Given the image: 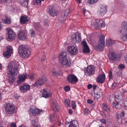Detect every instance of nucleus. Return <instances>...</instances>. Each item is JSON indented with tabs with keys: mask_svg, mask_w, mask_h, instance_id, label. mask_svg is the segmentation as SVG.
<instances>
[{
	"mask_svg": "<svg viewBox=\"0 0 127 127\" xmlns=\"http://www.w3.org/2000/svg\"><path fill=\"white\" fill-rule=\"evenodd\" d=\"M8 32V38L7 39L9 41L14 39L16 36L14 32L9 28H6V29Z\"/></svg>",
	"mask_w": 127,
	"mask_h": 127,
	"instance_id": "obj_7",
	"label": "nucleus"
},
{
	"mask_svg": "<svg viewBox=\"0 0 127 127\" xmlns=\"http://www.w3.org/2000/svg\"><path fill=\"white\" fill-rule=\"evenodd\" d=\"M12 52V47L10 46H8L6 51L4 52L3 56L6 58L9 57L11 55Z\"/></svg>",
	"mask_w": 127,
	"mask_h": 127,
	"instance_id": "obj_14",
	"label": "nucleus"
},
{
	"mask_svg": "<svg viewBox=\"0 0 127 127\" xmlns=\"http://www.w3.org/2000/svg\"><path fill=\"white\" fill-rule=\"evenodd\" d=\"M64 103L65 105L67 106H70V102L67 99H65Z\"/></svg>",
	"mask_w": 127,
	"mask_h": 127,
	"instance_id": "obj_41",
	"label": "nucleus"
},
{
	"mask_svg": "<svg viewBox=\"0 0 127 127\" xmlns=\"http://www.w3.org/2000/svg\"><path fill=\"white\" fill-rule=\"evenodd\" d=\"M35 122L34 120H32V126H34L35 124Z\"/></svg>",
	"mask_w": 127,
	"mask_h": 127,
	"instance_id": "obj_55",
	"label": "nucleus"
},
{
	"mask_svg": "<svg viewBox=\"0 0 127 127\" xmlns=\"http://www.w3.org/2000/svg\"><path fill=\"white\" fill-rule=\"evenodd\" d=\"M94 94H98L99 95H102V92L101 91V89L99 88H98L96 90L94 91Z\"/></svg>",
	"mask_w": 127,
	"mask_h": 127,
	"instance_id": "obj_39",
	"label": "nucleus"
},
{
	"mask_svg": "<svg viewBox=\"0 0 127 127\" xmlns=\"http://www.w3.org/2000/svg\"><path fill=\"white\" fill-rule=\"evenodd\" d=\"M120 116L121 117H123L124 116L125 113L124 111H122V112L120 114Z\"/></svg>",
	"mask_w": 127,
	"mask_h": 127,
	"instance_id": "obj_53",
	"label": "nucleus"
},
{
	"mask_svg": "<svg viewBox=\"0 0 127 127\" xmlns=\"http://www.w3.org/2000/svg\"><path fill=\"white\" fill-rule=\"evenodd\" d=\"M45 57V55L43 56L41 59V61L42 62H44V61Z\"/></svg>",
	"mask_w": 127,
	"mask_h": 127,
	"instance_id": "obj_56",
	"label": "nucleus"
},
{
	"mask_svg": "<svg viewBox=\"0 0 127 127\" xmlns=\"http://www.w3.org/2000/svg\"><path fill=\"white\" fill-rule=\"evenodd\" d=\"M118 105H120L122 106V107L126 108V104L124 102V101L123 100H122L120 101H118Z\"/></svg>",
	"mask_w": 127,
	"mask_h": 127,
	"instance_id": "obj_34",
	"label": "nucleus"
},
{
	"mask_svg": "<svg viewBox=\"0 0 127 127\" xmlns=\"http://www.w3.org/2000/svg\"><path fill=\"white\" fill-rule=\"evenodd\" d=\"M27 77L26 75L25 74L20 75L18 77V80L17 81V83H19L23 81L27 78Z\"/></svg>",
	"mask_w": 127,
	"mask_h": 127,
	"instance_id": "obj_22",
	"label": "nucleus"
},
{
	"mask_svg": "<svg viewBox=\"0 0 127 127\" xmlns=\"http://www.w3.org/2000/svg\"><path fill=\"white\" fill-rule=\"evenodd\" d=\"M30 88V86L29 85H24L23 86H21L20 88V91L22 92H23L24 90H28Z\"/></svg>",
	"mask_w": 127,
	"mask_h": 127,
	"instance_id": "obj_23",
	"label": "nucleus"
},
{
	"mask_svg": "<svg viewBox=\"0 0 127 127\" xmlns=\"http://www.w3.org/2000/svg\"><path fill=\"white\" fill-rule=\"evenodd\" d=\"M105 76L104 74H100L96 79V81L99 83H103L105 80Z\"/></svg>",
	"mask_w": 127,
	"mask_h": 127,
	"instance_id": "obj_21",
	"label": "nucleus"
},
{
	"mask_svg": "<svg viewBox=\"0 0 127 127\" xmlns=\"http://www.w3.org/2000/svg\"><path fill=\"white\" fill-rule=\"evenodd\" d=\"M30 111L32 113L33 115L35 116L38 114L42 112V110L33 107V106L31 107L30 109Z\"/></svg>",
	"mask_w": 127,
	"mask_h": 127,
	"instance_id": "obj_17",
	"label": "nucleus"
},
{
	"mask_svg": "<svg viewBox=\"0 0 127 127\" xmlns=\"http://www.w3.org/2000/svg\"><path fill=\"white\" fill-rule=\"evenodd\" d=\"M5 108L6 111L9 114H12L14 112L15 108L13 105L9 103L7 104Z\"/></svg>",
	"mask_w": 127,
	"mask_h": 127,
	"instance_id": "obj_10",
	"label": "nucleus"
},
{
	"mask_svg": "<svg viewBox=\"0 0 127 127\" xmlns=\"http://www.w3.org/2000/svg\"><path fill=\"white\" fill-rule=\"evenodd\" d=\"M100 122L102 123L105 124L106 123L105 120L104 119H102L100 120Z\"/></svg>",
	"mask_w": 127,
	"mask_h": 127,
	"instance_id": "obj_50",
	"label": "nucleus"
},
{
	"mask_svg": "<svg viewBox=\"0 0 127 127\" xmlns=\"http://www.w3.org/2000/svg\"><path fill=\"white\" fill-rule=\"evenodd\" d=\"M101 114L103 117H104L106 116V115L104 114L103 112H102V113H101Z\"/></svg>",
	"mask_w": 127,
	"mask_h": 127,
	"instance_id": "obj_60",
	"label": "nucleus"
},
{
	"mask_svg": "<svg viewBox=\"0 0 127 127\" xmlns=\"http://www.w3.org/2000/svg\"><path fill=\"white\" fill-rule=\"evenodd\" d=\"M109 78L110 79H111L112 77V72L111 71L109 72Z\"/></svg>",
	"mask_w": 127,
	"mask_h": 127,
	"instance_id": "obj_54",
	"label": "nucleus"
},
{
	"mask_svg": "<svg viewBox=\"0 0 127 127\" xmlns=\"http://www.w3.org/2000/svg\"><path fill=\"white\" fill-rule=\"evenodd\" d=\"M68 112H69V113L70 114H72L73 113V112H72V110L71 109H69L68 110Z\"/></svg>",
	"mask_w": 127,
	"mask_h": 127,
	"instance_id": "obj_58",
	"label": "nucleus"
},
{
	"mask_svg": "<svg viewBox=\"0 0 127 127\" xmlns=\"http://www.w3.org/2000/svg\"><path fill=\"white\" fill-rule=\"evenodd\" d=\"M95 69L92 65L88 66L85 69V73L89 76L93 74L95 72Z\"/></svg>",
	"mask_w": 127,
	"mask_h": 127,
	"instance_id": "obj_8",
	"label": "nucleus"
},
{
	"mask_svg": "<svg viewBox=\"0 0 127 127\" xmlns=\"http://www.w3.org/2000/svg\"><path fill=\"white\" fill-rule=\"evenodd\" d=\"M7 69L10 73L7 74V79L8 82L11 84L13 83L15 79V76L17 75L19 72L18 65L14 62H12L9 64Z\"/></svg>",
	"mask_w": 127,
	"mask_h": 127,
	"instance_id": "obj_1",
	"label": "nucleus"
},
{
	"mask_svg": "<svg viewBox=\"0 0 127 127\" xmlns=\"http://www.w3.org/2000/svg\"><path fill=\"white\" fill-rule=\"evenodd\" d=\"M123 96L122 95L121 92H119L118 94L116 95L115 98V99L117 102L119 101H121L122 99Z\"/></svg>",
	"mask_w": 127,
	"mask_h": 127,
	"instance_id": "obj_24",
	"label": "nucleus"
},
{
	"mask_svg": "<svg viewBox=\"0 0 127 127\" xmlns=\"http://www.w3.org/2000/svg\"><path fill=\"white\" fill-rule=\"evenodd\" d=\"M125 102V103L126 104H127V97L126 98L124 99L123 100Z\"/></svg>",
	"mask_w": 127,
	"mask_h": 127,
	"instance_id": "obj_59",
	"label": "nucleus"
},
{
	"mask_svg": "<svg viewBox=\"0 0 127 127\" xmlns=\"http://www.w3.org/2000/svg\"><path fill=\"white\" fill-rule=\"evenodd\" d=\"M125 60L127 64V54H126L125 57Z\"/></svg>",
	"mask_w": 127,
	"mask_h": 127,
	"instance_id": "obj_61",
	"label": "nucleus"
},
{
	"mask_svg": "<svg viewBox=\"0 0 127 127\" xmlns=\"http://www.w3.org/2000/svg\"><path fill=\"white\" fill-rule=\"evenodd\" d=\"M5 19H2V21L4 23L6 24H9L10 23L11 20L6 15L5 16Z\"/></svg>",
	"mask_w": 127,
	"mask_h": 127,
	"instance_id": "obj_30",
	"label": "nucleus"
},
{
	"mask_svg": "<svg viewBox=\"0 0 127 127\" xmlns=\"http://www.w3.org/2000/svg\"><path fill=\"white\" fill-rule=\"evenodd\" d=\"M115 42V40L110 39L107 40L106 44L108 46H111Z\"/></svg>",
	"mask_w": 127,
	"mask_h": 127,
	"instance_id": "obj_32",
	"label": "nucleus"
},
{
	"mask_svg": "<svg viewBox=\"0 0 127 127\" xmlns=\"http://www.w3.org/2000/svg\"><path fill=\"white\" fill-rule=\"evenodd\" d=\"M121 33V38L122 40L125 41L127 40V30L123 29L120 31Z\"/></svg>",
	"mask_w": 127,
	"mask_h": 127,
	"instance_id": "obj_20",
	"label": "nucleus"
},
{
	"mask_svg": "<svg viewBox=\"0 0 127 127\" xmlns=\"http://www.w3.org/2000/svg\"><path fill=\"white\" fill-rule=\"evenodd\" d=\"M97 86L96 85H93L92 86L93 89L95 90L96 89Z\"/></svg>",
	"mask_w": 127,
	"mask_h": 127,
	"instance_id": "obj_62",
	"label": "nucleus"
},
{
	"mask_svg": "<svg viewBox=\"0 0 127 127\" xmlns=\"http://www.w3.org/2000/svg\"><path fill=\"white\" fill-rule=\"evenodd\" d=\"M115 96L113 95H110L109 96V100L110 101L109 102H111V101H113V100L115 99Z\"/></svg>",
	"mask_w": 127,
	"mask_h": 127,
	"instance_id": "obj_43",
	"label": "nucleus"
},
{
	"mask_svg": "<svg viewBox=\"0 0 127 127\" xmlns=\"http://www.w3.org/2000/svg\"><path fill=\"white\" fill-rule=\"evenodd\" d=\"M18 49L19 53L22 58H27L30 57L31 54L30 50L24 45L20 46Z\"/></svg>",
	"mask_w": 127,
	"mask_h": 127,
	"instance_id": "obj_3",
	"label": "nucleus"
},
{
	"mask_svg": "<svg viewBox=\"0 0 127 127\" xmlns=\"http://www.w3.org/2000/svg\"><path fill=\"white\" fill-rule=\"evenodd\" d=\"M102 109L103 110L108 112L110 111L109 106L105 104H103Z\"/></svg>",
	"mask_w": 127,
	"mask_h": 127,
	"instance_id": "obj_31",
	"label": "nucleus"
},
{
	"mask_svg": "<svg viewBox=\"0 0 127 127\" xmlns=\"http://www.w3.org/2000/svg\"><path fill=\"white\" fill-rule=\"evenodd\" d=\"M28 21L27 17L24 16L21 17L20 18V22L21 24H24Z\"/></svg>",
	"mask_w": 127,
	"mask_h": 127,
	"instance_id": "obj_28",
	"label": "nucleus"
},
{
	"mask_svg": "<svg viewBox=\"0 0 127 127\" xmlns=\"http://www.w3.org/2000/svg\"><path fill=\"white\" fill-rule=\"evenodd\" d=\"M71 106L72 108L73 109H75L76 106L75 104V102L74 101L72 102Z\"/></svg>",
	"mask_w": 127,
	"mask_h": 127,
	"instance_id": "obj_47",
	"label": "nucleus"
},
{
	"mask_svg": "<svg viewBox=\"0 0 127 127\" xmlns=\"http://www.w3.org/2000/svg\"><path fill=\"white\" fill-rule=\"evenodd\" d=\"M122 27L123 29L127 30V22L126 21L123 22L122 24Z\"/></svg>",
	"mask_w": 127,
	"mask_h": 127,
	"instance_id": "obj_36",
	"label": "nucleus"
},
{
	"mask_svg": "<svg viewBox=\"0 0 127 127\" xmlns=\"http://www.w3.org/2000/svg\"><path fill=\"white\" fill-rule=\"evenodd\" d=\"M118 102L117 103H113L112 104V106L114 108H117L118 107Z\"/></svg>",
	"mask_w": 127,
	"mask_h": 127,
	"instance_id": "obj_44",
	"label": "nucleus"
},
{
	"mask_svg": "<svg viewBox=\"0 0 127 127\" xmlns=\"http://www.w3.org/2000/svg\"><path fill=\"white\" fill-rule=\"evenodd\" d=\"M42 95L43 97L45 98H48L51 95L50 93H47L44 89L43 90Z\"/></svg>",
	"mask_w": 127,
	"mask_h": 127,
	"instance_id": "obj_26",
	"label": "nucleus"
},
{
	"mask_svg": "<svg viewBox=\"0 0 127 127\" xmlns=\"http://www.w3.org/2000/svg\"><path fill=\"white\" fill-rule=\"evenodd\" d=\"M67 80L68 82L71 83H75L78 81V78L76 77L73 74L68 75Z\"/></svg>",
	"mask_w": 127,
	"mask_h": 127,
	"instance_id": "obj_11",
	"label": "nucleus"
},
{
	"mask_svg": "<svg viewBox=\"0 0 127 127\" xmlns=\"http://www.w3.org/2000/svg\"><path fill=\"white\" fill-rule=\"evenodd\" d=\"M71 38L72 43L74 44L78 43L81 41V34L79 33H76L72 35Z\"/></svg>",
	"mask_w": 127,
	"mask_h": 127,
	"instance_id": "obj_5",
	"label": "nucleus"
},
{
	"mask_svg": "<svg viewBox=\"0 0 127 127\" xmlns=\"http://www.w3.org/2000/svg\"><path fill=\"white\" fill-rule=\"evenodd\" d=\"M88 103L92 104L93 102V101L91 99H89L87 101Z\"/></svg>",
	"mask_w": 127,
	"mask_h": 127,
	"instance_id": "obj_48",
	"label": "nucleus"
},
{
	"mask_svg": "<svg viewBox=\"0 0 127 127\" xmlns=\"http://www.w3.org/2000/svg\"><path fill=\"white\" fill-rule=\"evenodd\" d=\"M81 44L83 47V51L84 53H88L90 52L89 48L87 44L85 41H83L82 42Z\"/></svg>",
	"mask_w": 127,
	"mask_h": 127,
	"instance_id": "obj_19",
	"label": "nucleus"
},
{
	"mask_svg": "<svg viewBox=\"0 0 127 127\" xmlns=\"http://www.w3.org/2000/svg\"><path fill=\"white\" fill-rule=\"evenodd\" d=\"M104 45V36L103 35H101L100 37L99 44L95 47V49L97 51H102Z\"/></svg>",
	"mask_w": 127,
	"mask_h": 127,
	"instance_id": "obj_4",
	"label": "nucleus"
},
{
	"mask_svg": "<svg viewBox=\"0 0 127 127\" xmlns=\"http://www.w3.org/2000/svg\"><path fill=\"white\" fill-rule=\"evenodd\" d=\"M94 24H95V27L96 28L99 26L101 28H104L105 26L104 22L100 19L96 20Z\"/></svg>",
	"mask_w": 127,
	"mask_h": 127,
	"instance_id": "obj_16",
	"label": "nucleus"
},
{
	"mask_svg": "<svg viewBox=\"0 0 127 127\" xmlns=\"http://www.w3.org/2000/svg\"><path fill=\"white\" fill-rule=\"evenodd\" d=\"M107 6L105 4H102L100 5V8L98 10V12L101 16H103L105 14L106 11Z\"/></svg>",
	"mask_w": 127,
	"mask_h": 127,
	"instance_id": "obj_13",
	"label": "nucleus"
},
{
	"mask_svg": "<svg viewBox=\"0 0 127 127\" xmlns=\"http://www.w3.org/2000/svg\"><path fill=\"white\" fill-rule=\"evenodd\" d=\"M18 37L20 39L24 40L26 38V31L22 30H21L19 32Z\"/></svg>",
	"mask_w": 127,
	"mask_h": 127,
	"instance_id": "obj_15",
	"label": "nucleus"
},
{
	"mask_svg": "<svg viewBox=\"0 0 127 127\" xmlns=\"http://www.w3.org/2000/svg\"><path fill=\"white\" fill-rule=\"evenodd\" d=\"M47 80V78L45 77H42L36 81L33 84L35 87L38 86L43 84Z\"/></svg>",
	"mask_w": 127,
	"mask_h": 127,
	"instance_id": "obj_9",
	"label": "nucleus"
},
{
	"mask_svg": "<svg viewBox=\"0 0 127 127\" xmlns=\"http://www.w3.org/2000/svg\"><path fill=\"white\" fill-rule=\"evenodd\" d=\"M11 127H16V125L15 124H12L11 125Z\"/></svg>",
	"mask_w": 127,
	"mask_h": 127,
	"instance_id": "obj_64",
	"label": "nucleus"
},
{
	"mask_svg": "<svg viewBox=\"0 0 127 127\" xmlns=\"http://www.w3.org/2000/svg\"><path fill=\"white\" fill-rule=\"evenodd\" d=\"M78 123L76 121H73L70 122L69 127H78Z\"/></svg>",
	"mask_w": 127,
	"mask_h": 127,
	"instance_id": "obj_27",
	"label": "nucleus"
},
{
	"mask_svg": "<svg viewBox=\"0 0 127 127\" xmlns=\"http://www.w3.org/2000/svg\"><path fill=\"white\" fill-rule=\"evenodd\" d=\"M59 58L60 62L66 67H68L70 66L71 64L70 60L69 57H67L66 52H63L61 53L60 55Z\"/></svg>",
	"mask_w": 127,
	"mask_h": 127,
	"instance_id": "obj_2",
	"label": "nucleus"
},
{
	"mask_svg": "<svg viewBox=\"0 0 127 127\" xmlns=\"http://www.w3.org/2000/svg\"><path fill=\"white\" fill-rule=\"evenodd\" d=\"M109 58L110 60L113 61L119 60H120V58L119 55H117L114 53H111L109 55Z\"/></svg>",
	"mask_w": 127,
	"mask_h": 127,
	"instance_id": "obj_18",
	"label": "nucleus"
},
{
	"mask_svg": "<svg viewBox=\"0 0 127 127\" xmlns=\"http://www.w3.org/2000/svg\"><path fill=\"white\" fill-rule=\"evenodd\" d=\"M92 87V86L91 85L89 84L88 85L87 88L88 89H91Z\"/></svg>",
	"mask_w": 127,
	"mask_h": 127,
	"instance_id": "obj_57",
	"label": "nucleus"
},
{
	"mask_svg": "<svg viewBox=\"0 0 127 127\" xmlns=\"http://www.w3.org/2000/svg\"><path fill=\"white\" fill-rule=\"evenodd\" d=\"M116 85V83L115 82L112 85V89L114 88Z\"/></svg>",
	"mask_w": 127,
	"mask_h": 127,
	"instance_id": "obj_52",
	"label": "nucleus"
},
{
	"mask_svg": "<svg viewBox=\"0 0 127 127\" xmlns=\"http://www.w3.org/2000/svg\"><path fill=\"white\" fill-rule=\"evenodd\" d=\"M67 19L66 16H65L62 14L59 18V20L61 22H63L66 20Z\"/></svg>",
	"mask_w": 127,
	"mask_h": 127,
	"instance_id": "obj_29",
	"label": "nucleus"
},
{
	"mask_svg": "<svg viewBox=\"0 0 127 127\" xmlns=\"http://www.w3.org/2000/svg\"><path fill=\"white\" fill-rule=\"evenodd\" d=\"M52 107L54 111L57 112L58 111V107L56 101H53L52 103Z\"/></svg>",
	"mask_w": 127,
	"mask_h": 127,
	"instance_id": "obj_25",
	"label": "nucleus"
},
{
	"mask_svg": "<svg viewBox=\"0 0 127 127\" xmlns=\"http://www.w3.org/2000/svg\"><path fill=\"white\" fill-rule=\"evenodd\" d=\"M35 27L36 29H38V28H40L41 26L39 23H36L35 25Z\"/></svg>",
	"mask_w": 127,
	"mask_h": 127,
	"instance_id": "obj_46",
	"label": "nucleus"
},
{
	"mask_svg": "<svg viewBox=\"0 0 127 127\" xmlns=\"http://www.w3.org/2000/svg\"><path fill=\"white\" fill-rule=\"evenodd\" d=\"M64 89L66 92H68L70 90V87L69 86H67L65 87Z\"/></svg>",
	"mask_w": 127,
	"mask_h": 127,
	"instance_id": "obj_45",
	"label": "nucleus"
},
{
	"mask_svg": "<svg viewBox=\"0 0 127 127\" xmlns=\"http://www.w3.org/2000/svg\"><path fill=\"white\" fill-rule=\"evenodd\" d=\"M48 9V12L50 16L54 17L57 15L58 12L53 6H49Z\"/></svg>",
	"mask_w": 127,
	"mask_h": 127,
	"instance_id": "obj_12",
	"label": "nucleus"
},
{
	"mask_svg": "<svg viewBox=\"0 0 127 127\" xmlns=\"http://www.w3.org/2000/svg\"><path fill=\"white\" fill-rule=\"evenodd\" d=\"M116 117V120L118 123L119 124H121L122 123V120L121 116L119 115H117Z\"/></svg>",
	"mask_w": 127,
	"mask_h": 127,
	"instance_id": "obj_33",
	"label": "nucleus"
},
{
	"mask_svg": "<svg viewBox=\"0 0 127 127\" xmlns=\"http://www.w3.org/2000/svg\"><path fill=\"white\" fill-rule=\"evenodd\" d=\"M98 0H88V3L90 4H93L95 3Z\"/></svg>",
	"mask_w": 127,
	"mask_h": 127,
	"instance_id": "obj_40",
	"label": "nucleus"
},
{
	"mask_svg": "<svg viewBox=\"0 0 127 127\" xmlns=\"http://www.w3.org/2000/svg\"><path fill=\"white\" fill-rule=\"evenodd\" d=\"M84 113L86 115H88L90 113V111L87 109H84L83 110Z\"/></svg>",
	"mask_w": 127,
	"mask_h": 127,
	"instance_id": "obj_42",
	"label": "nucleus"
},
{
	"mask_svg": "<svg viewBox=\"0 0 127 127\" xmlns=\"http://www.w3.org/2000/svg\"><path fill=\"white\" fill-rule=\"evenodd\" d=\"M124 67V66L123 64H121L119 65V68L121 70L123 69Z\"/></svg>",
	"mask_w": 127,
	"mask_h": 127,
	"instance_id": "obj_49",
	"label": "nucleus"
},
{
	"mask_svg": "<svg viewBox=\"0 0 127 127\" xmlns=\"http://www.w3.org/2000/svg\"><path fill=\"white\" fill-rule=\"evenodd\" d=\"M29 33L32 37H34L35 36V34L34 31L33 29H32L29 31Z\"/></svg>",
	"mask_w": 127,
	"mask_h": 127,
	"instance_id": "obj_37",
	"label": "nucleus"
},
{
	"mask_svg": "<svg viewBox=\"0 0 127 127\" xmlns=\"http://www.w3.org/2000/svg\"><path fill=\"white\" fill-rule=\"evenodd\" d=\"M67 51L72 55H76L78 53L76 47L73 46H69L67 47Z\"/></svg>",
	"mask_w": 127,
	"mask_h": 127,
	"instance_id": "obj_6",
	"label": "nucleus"
},
{
	"mask_svg": "<svg viewBox=\"0 0 127 127\" xmlns=\"http://www.w3.org/2000/svg\"><path fill=\"white\" fill-rule=\"evenodd\" d=\"M70 13V11L69 9H66L62 13L65 16H66L67 18V16H69Z\"/></svg>",
	"mask_w": 127,
	"mask_h": 127,
	"instance_id": "obj_35",
	"label": "nucleus"
},
{
	"mask_svg": "<svg viewBox=\"0 0 127 127\" xmlns=\"http://www.w3.org/2000/svg\"><path fill=\"white\" fill-rule=\"evenodd\" d=\"M52 74L53 75H55V76L57 75L58 74L56 72H54V71L52 72Z\"/></svg>",
	"mask_w": 127,
	"mask_h": 127,
	"instance_id": "obj_63",
	"label": "nucleus"
},
{
	"mask_svg": "<svg viewBox=\"0 0 127 127\" xmlns=\"http://www.w3.org/2000/svg\"><path fill=\"white\" fill-rule=\"evenodd\" d=\"M41 0H33V4L38 5H40L41 3Z\"/></svg>",
	"mask_w": 127,
	"mask_h": 127,
	"instance_id": "obj_38",
	"label": "nucleus"
},
{
	"mask_svg": "<svg viewBox=\"0 0 127 127\" xmlns=\"http://www.w3.org/2000/svg\"><path fill=\"white\" fill-rule=\"evenodd\" d=\"M95 97L97 99L99 98L100 97V96L101 95H100L98 94H95Z\"/></svg>",
	"mask_w": 127,
	"mask_h": 127,
	"instance_id": "obj_51",
	"label": "nucleus"
}]
</instances>
